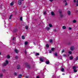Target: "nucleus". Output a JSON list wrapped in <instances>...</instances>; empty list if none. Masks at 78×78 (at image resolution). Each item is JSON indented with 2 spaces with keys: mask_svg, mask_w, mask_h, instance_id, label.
<instances>
[{
  "mask_svg": "<svg viewBox=\"0 0 78 78\" xmlns=\"http://www.w3.org/2000/svg\"><path fill=\"white\" fill-rule=\"evenodd\" d=\"M22 0V1H23V0Z\"/></svg>",
  "mask_w": 78,
  "mask_h": 78,
  "instance_id": "60",
  "label": "nucleus"
},
{
  "mask_svg": "<svg viewBox=\"0 0 78 78\" xmlns=\"http://www.w3.org/2000/svg\"><path fill=\"white\" fill-rule=\"evenodd\" d=\"M51 14L52 16H53L55 15V13H54V12H51Z\"/></svg>",
  "mask_w": 78,
  "mask_h": 78,
  "instance_id": "7",
  "label": "nucleus"
},
{
  "mask_svg": "<svg viewBox=\"0 0 78 78\" xmlns=\"http://www.w3.org/2000/svg\"><path fill=\"white\" fill-rule=\"evenodd\" d=\"M60 17H63V15H62V14H61L60 15Z\"/></svg>",
  "mask_w": 78,
  "mask_h": 78,
  "instance_id": "34",
  "label": "nucleus"
},
{
  "mask_svg": "<svg viewBox=\"0 0 78 78\" xmlns=\"http://www.w3.org/2000/svg\"><path fill=\"white\" fill-rule=\"evenodd\" d=\"M22 39H25V37L24 36H22Z\"/></svg>",
  "mask_w": 78,
  "mask_h": 78,
  "instance_id": "13",
  "label": "nucleus"
},
{
  "mask_svg": "<svg viewBox=\"0 0 78 78\" xmlns=\"http://www.w3.org/2000/svg\"><path fill=\"white\" fill-rule=\"evenodd\" d=\"M44 14H46V12H44Z\"/></svg>",
  "mask_w": 78,
  "mask_h": 78,
  "instance_id": "42",
  "label": "nucleus"
},
{
  "mask_svg": "<svg viewBox=\"0 0 78 78\" xmlns=\"http://www.w3.org/2000/svg\"><path fill=\"white\" fill-rule=\"evenodd\" d=\"M78 67H76L75 66L73 67V70H76V69Z\"/></svg>",
  "mask_w": 78,
  "mask_h": 78,
  "instance_id": "3",
  "label": "nucleus"
},
{
  "mask_svg": "<svg viewBox=\"0 0 78 78\" xmlns=\"http://www.w3.org/2000/svg\"><path fill=\"white\" fill-rule=\"evenodd\" d=\"M11 45H12V44H11Z\"/></svg>",
  "mask_w": 78,
  "mask_h": 78,
  "instance_id": "62",
  "label": "nucleus"
},
{
  "mask_svg": "<svg viewBox=\"0 0 78 78\" xmlns=\"http://www.w3.org/2000/svg\"><path fill=\"white\" fill-rule=\"evenodd\" d=\"M14 51L16 53H18L19 52V51H18V50L17 49H15L14 50Z\"/></svg>",
  "mask_w": 78,
  "mask_h": 78,
  "instance_id": "4",
  "label": "nucleus"
},
{
  "mask_svg": "<svg viewBox=\"0 0 78 78\" xmlns=\"http://www.w3.org/2000/svg\"><path fill=\"white\" fill-rule=\"evenodd\" d=\"M50 2H52L53 1V0H50Z\"/></svg>",
  "mask_w": 78,
  "mask_h": 78,
  "instance_id": "55",
  "label": "nucleus"
},
{
  "mask_svg": "<svg viewBox=\"0 0 78 78\" xmlns=\"http://www.w3.org/2000/svg\"><path fill=\"white\" fill-rule=\"evenodd\" d=\"M13 44H16V42H13Z\"/></svg>",
  "mask_w": 78,
  "mask_h": 78,
  "instance_id": "48",
  "label": "nucleus"
},
{
  "mask_svg": "<svg viewBox=\"0 0 78 78\" xmlns=\"http://www.w3.org/2000/svg\"><path fill=\"white\" fill-rule=\"evenodd\" d=\"M6 63H4L3 65H2V66L4 67V66H6L7 64H8V60H6L5 61Z\"/></svg>",
  "mask_w": 78,
  "mask_h": 78,
  "instance_id": "1",
  "label": "nucleus"
},
{
  "mask_svg": "<svg viewBox=\"0 0 78 78\" xmlns=\"http://www.w3.org/2000/svg\"><path fill=\"white\" fill-rule=\"evenodd\" d=\"M64 68H62L61 69V71H62V72H64Z\"/></svg>",
  "mask_w": 78,
  "mask_h": 78,
  "instance_id": "21",
  "label": "nucleus"
},
{
  "mask_svg": "<svg viewBox=\"0 0 78 78\" xmlns=\"http://www.w3.org/2000/svg\"><path fill=\"white\" fill-rule=\"evenodd\" d=\"M18 4L19 5H21L22 4V2L21 0H19L18 1Z\"/></svg>",
  "mask_w": 78,
  "mask_h": 78,
  "instance_id": "2",
  "label": "nucleus"
},
{
  "mask_svg": "<svg viewBox=\"0 0 78 78\" xmlns=\"http://www.w3.org/2000/svg\"><path fill=\"white\" fill-rule=\"evenodd\" d=\"M53 50H54V48H51V51H53Z\"/></svg>",
  "mask_w": 78,
  "mask_h": 78,
  "instance_id": "39",
  "label": "nucleus"
},
{
  "mask_svg": "<svg viewBox=\"0 0 78 78\" xmlns=\"http://www.w3.org/2000/svg\"><path fill=\"white\" fill-rule=\"evenodd\" d=\"M25 53L26 54L27 53V51L25 50V51H24Z\"/></svg>",
  "mask_w": 78,
  "mask_h": 78,
  "instance_id": "45",
  "label": "nucleus"
},
{
  "mask_svg": "<svg viewBox=\"0 0 78 78\" xmlns=\"http://www.w3.org/2000/svg\"><path fill=\"white\" fill-rule=\"evenodd\" d=\"M76 3H78V0L76 1Z\"/></svg>",
  "mask_w": 78,
  "mask_h": 78,
  "instance_id": "53",
  "label": "nucleus"
},
{
  "mask_svg": "<svg viewBox=\"0 0 78 78\" xmlns=\"http://www.w3.org/2000/svg\"><path fill=\"white\" fill-rule=\"evenodd\" d=\"M68 12V16H70V11H68L67 12Z\"/></svg>",
  "mask_w": 78,
  "mask_h": 78,
  "instance_id": "9",
  "label": "nucleus"
},
{
  "mask_svg": "<svg viewBox=\"0 0 78 78\" xmlns=\"http://www.w3.org/2000/svg\"><path fill=\"white\" fill-rule=\"evenodd\" d=\"M73 71L74 72H77V70L76 69H74Z\"/></svg>",
  "mask_w": 78,
  "mask_h": 78,
  "instance_id": "28",
  "label": "nucleus"
},
{
  "mask_svg": "<svg viewBox=\"0 0 78 78\" xmlns=\"http://www.w3.org/2000/svg\"><path fill=\"white\" fill-rule=\"evenodd\" d=\"M37 78H39V76H37Z\"/></svg>",
  "mask_w": 78,
  "mask_h": 78,
  "instance_id": "51",
  "label": "nucleus"
},
{
  "mask_svg": "<svg viewBox=\"0 0 78 78\" xmlns=\"http://www.w3.org/2000/svg\"><path fill=\"white\" fill-rule=\"evenodd\" d=\"M70 49H71V50H72V51L73 50H74V47L72 46L71 47Z\"/></svg>",
  "mask_w": 78,
  "mask_h": 78,
  "instance_id": "6",
  "label": "nucleus"
},
{
  "mask_svg": "<svg viewBox=\"0 0 78 78\" xmlns=\"http://www.w3.org/2000/svg\"><path fill=\"white\" fill-rule=\"evenodd\" d=\"M40 59L41 62H44V59L42 58H40Z\"/></svg>",
  "mask_w": 78,
  "mask_h": 78,
  "instance_id": "5",
  "label": "nucleus"
},
{
  "mask_svg": "<svg viewBox=\"0 0 78 78\" xmlns=\"http://www.w3.org/2000/svg\"><path fill=\"white\" fill-rule=\"evenodd\" d=\"M63 56H66V55L65 54H64V55H63Z\"/></svg>",
  "mask_w": 78,
  "mask_h": 78,
  "instance_id": "46",
  "label": "nucleus"
},
{
  "mask_svg": "<svg viewBox=\"0 0 78 78\" xmlns=\"http://www.w3.org/2000/svg\"><path fill=\"white\" fill-rule=\"evenodd\" d=\"M2 72H6V70L5 69H3L2 70Z\"/></svg>",
  "mask_w": 78,
  "mask_h": 78,
  "instance_id": "31",
  "label": "nucleus"
},
{
  "mask_svg": "<svg viewBox=\"0 0 78 78\" xmlns=\"http://www.w3.org/2000/svg\"><path fill=\"white\" fill-rule=\"evenodd\" d=\"M76 0H74V3H75V2H76Z\"/></svg>",
  "mask_w": 78,
  "mask_h": 78,
  "instance_id": "44",
  "label": "nucleus"
},
{
  "mask_svg": "<svg viewBox=\"0 0 78 78\" xmlns=\"http://www.w3.org/2000/svg\"><path fill=\"white\" fill-rule=\"evenodd\" d=\"M76 5L77 6H78V4H76Z\"/></svg>",
  "mask_w": 78,
  "mask_h": 78,
  "instance_id": "56",
  "label": "nucleus"
},
{
  "mask_svg": "<svg viewBox=\"0 0 78 78\" xmlns=\"http://www.w3.org/2000/svg\"><path fill=\"white\" fill-rule=\"evenodd\" d=\"M26 78H29L28 76H26Z\"/></svg>",
  "mask_w": 78,
  "mask_h": 78,
  "instance_id": "52",
  "label": "nucleus"
},
{
  "mask_svg": "<svg viewBox=\"0 0 78 78\" xmlns=\"http://www.w3.org/2000/svg\"><path fill=\"white\" fill-rule=\"evenodd\" d=\"M62 75H65V74H64V73H63V74H62Z\"/></svg>",
  "mask_w": 78,
  "mask_h": 78,
  "instance_id": "57",
  "label": "nucleus"
},
{
  "mask_svg": "<svg viewBox=\"0 0 78 78\" xmlns=\"http://www.w3.org/2000/svg\"><path fill=\"white\" fill-rule=\"evenodd\" d=\"M73 23H76V20H73Z\"/></svg>",
  "mask_w": 78,
  "mask_h": 78,
  "instance_id": "20",
  "label": "nucleus"
},
{
  "mask_svg": "<svg viewBox=\"0 0 78 78\" xmlns=\"http://www.w3.org/2000/svg\"><path fill=\"white\" fill-rule=\"evenodd\" d=\"M76 60H78V57H76Z\"/></svg>",
  "mask_w": 78,
  "mask_h": 78,
  "instance_id": "47",
  "label": "nucleus"
},
{
  "mask_svg": "<svg viewBox=\"0 0 78 78\" xmlns=\"http://www.w3.org/2000/svg\"><path fill=\"white\" fill-rule=\"evenodd\" d=\"M1 55V52H0V55Z\"/></svg>",
  "mask_w": 78,
  "mask_h": 78,
  "instance_id": "58",
  "label": "nucleus"
},
{
  "mask_svg": "<svg viewBox=\"0 0 78 78\" xmlns=\"http://www.w3.org/2000/svg\"><path fill=\"white\" fill-rule=\"evenodd\" d=\"M70 59L72 60L73 59V57L72 56H71L69 58Z\"/></svg>",
  "mask_w": 78,
  "mask_h": 78,
  "instance_id": "16",
  "label": "nucleus"
},
{
  "mask_svg": "<svg viewBox=\"0 0 78 78\" xmlns=\"http://www.w3.org/2000/svg\"><path fill=\"white\" fill-rule=\"evenodd\" d=\"M47 30H50V28H49V27H47Z\"/></svg>",
  "mask_w": 78,
  "mask_h": 78,
  "instance_id": "37",
  "label": "nucleus"
},
{
  "mask_svg": "<svg viewBox=\"0 0 78 78\" xmlns=\"http://www.w3.org/2000/svg\"><path fill=\"white\" fill-rule=\"evenodd\" d=\"M17 69H20V66L19 65L18 66H17Z\"/></svg>",
  "mask_w": 78,
  "mask_h": 78,
  "instance_id": "12",
  "label": "nucleus"
},
{
  "mask_svg": "<svg viewBox=\"0 0 78 78\" xmlns=\"http://www.w3.org/2000/svg\"><path fill=\"white\" fill-rule=\"evenodd\" d=\"M46 63L47 64H49L50 63V62H49V61H46Z\"/></svg>",
  "mask_w": 78,
  "mask_h": 78,
  "instance_id": "11",
  "label": "nucleus"
},
{
  "mask_svg": "<svg viewBox=\"0 0 78 78\" xmlns=\"http://www.w3.org/2000/svg\"><path fill=\"white\" fill-rule=\"evenodd\" d=\"M19 78H21V77H20V76H22V75H19Z\"/></svg>",
  "mask_w": 78,
  "mask_h": 78,
  "instance_id": "33",
  "label": "nucleus"
},
{
  "mask_svg": "<svg viewBox=\"0 0 78 78\" xmlns=\"http://www.w3.org/2000/svg\"><path fill=\"white\" fill-rule=\"evenodd\" d=\"M59 12L60 14H61V13H62V11L61 10H59Z\"/></svg>",
  "mask_w": 78,
  "mask_h": 78,
  "instance_id": "24",
  "label": "nucleus"
},
{
  "mask_svg": "<svg viewBox=\"0 0 78 78\" xmlns=\"http://www.w3.org/2000/svg\"><path fill=\"white\" fill-rule=\"evenodd\" d=\"M12 40H13V41H16V37H13V38Z\"/></svg>",
  "mask_w": 78,
  "mask_h": 78,
  "instance_id": "18",
  "label": "nucleus"
},
{
  "mask_svg": "<svg viewBox=\"0 0 78 78\" xmlns=\"http://www.w3.org/2000/svg\"><path fill=\"white\" fill-rule=\"evenodd\" d=\"M9 19H11V17L10 16V17H9Z\"/></svg>",
  "mask_w": 78,
  "mask_h": 78,
  "instance_id": "49",
  "label": "nucleus"
},
{
  "mask_svg": "<svg viewBox=\"0 0 78 78\" xmlns=\"http://www.w3.org/2000/svg\"><path fill=\"white\" fill-rule=\"evenodd\" d=\"M13 5H14V2H12L11 3H10L11 6H13Z\"/></svg>",
  "mask_w": 78,
  "mask_h": 78,
  "instance_id": "14",
  "label": "nucleus"
},
{
  "mask_svg": "<svg viewBox=\"0 0 78 78\" xmlns=\"http://www.w3.org/2000/svg\"><path fill=\"white\" fill-rule=\"evenodd\" d=\"M49 27H52V25L51 24H49Z\"/></svg>",
  "mask_w": 78,
  "mask_h": 78,
  "instance_id": "22",
  "label": "nucleus"
},
{
  "mask_svg": "<svg viewBox=\"0 0 78 78\" xmlns=\"http://www.w3.org/2000/svg\"><path fill=\"white\" fill-rule=\"evenodd\" d=\"M64 2H65V5L66 6H67V5L68 4L67 3V1H66V0H65L64 1Z\"/></svg>",
  "mask_w": 78,
  "mask_h": 78,
  "instance_id": "8",
  "label": "nucleus"
},
{
  "mask_svg": "<svg viewBox=\"0 0 78 78\" xmlns=\"http://www.w3.org/2000/svg\"><path fill=\"white\" fill-rule=\"evenodd\" d=\"M19 58V56H16L15 57V58H16V59H17V58Z\"/></svg>",
  "mask_w": 78,
  "mask_h": 78,
  "instance_id": "36",
  "label": "nucleus"
},
{
  "mask_svg": "<svg viewBox=\"0 0 78 78\" xmlns=\"http://www.w3.org/2000/svg\"><path fill=\"white\" fill-rule=\"evenodd\" d=\"M49 52L51 53H52V51H49Z\"/></svg>",
  "mask_w": 78,
  "mask_h": 78,
  "instance_id": "41",
  "label": "nucleus"
},
{
  "mask_svg": "<svg viewBox=\"0 0 78 78\" xmlns=\"http://www.w3.org/2000/svg\"><path fill=\"white\" fill-rule=\"evenodd\" d=\"M52 42H53V40L51 39L49 40V42H50V43H51Z\"/></svg>",
  "mask_w": 78,
  "mask_h": 78,
  "instance_id": "15",
  "label": "nucleus"
},
{
  "mask_svg": "<svg viewBox=\"0 0 78 78\" xmlns=\"http://www.w3.org/2000/svg\"><path fill=\"white\" fill-rule=\"evenodd\" d=\"M25 28L26 30H28V26H25Z\"/></svg>",
  "mask_w": 78,
  "mask_h": 78,
  "instance_id": "17",
  "label": "nucleus"
},
{
  "mask_svg": "<svg viewBox=\"0 0 78 78\" xmlns=\"http://www.w3.org/2000/svg\"><path fill=\"white\" fill-rule=\"evenodd\" d=\"M14 74H15V75H17V73H15Z\"/></svg>",
  "mask_w": 78,
  "mask_h": 78,
  "instance_id": "54",
  "label": "nucleus"
},
{
  "mask_svg": "<svg viewBox=\"0 0 78 78\" xmlns=\"http://www.w3.org/2000/svg\"><path fill=\"white\" fill-rule=\"evenodd\" d=\"M26 47V48H27V47Z\"/></svg>",
  "mask_w": 78,
  "mask_h": 78,
  "instance_id": "59",
  "label": "nucleus"
},
{
  "mask_svg": "<svg viewBox=\"0 0 78 78\" xmlns=\"http://www.w3.org/2000/svg\"><path fill=\"white\" fill-rule=\"evenodd\" d=\"M62 29L63 30H65V29H66V27L65 26H63L62 27Z\"/></svg>",
  "mask_w": 78,
  "mask_h": 78,
  "instance_id": "10",
  "label": "nucleus"
},
{
  "mask_svg": "<svg viewBox=\"0 0 78 78\" xmlns=\"http://www.w3.org/2000/svg\"><path fill=\"white\" fill-rule=\"evenodd\" d=\"M34 44H35V43H34Z\"/></svg>",
  "mask_w": 78,
  "mask_h": 78,
  "instance_id": "61",
  "label": "nucleus"
},
{
  "mask_svg": "<svg viewBox=\"0 0 78 78\" xmlns=\"http://www.w3.org/2000/svg\"><path fill=\"white\" fill-rule=\"evenodd\" d=\"M7 58H10V56H9V55H7Z\"/></svg>",
  "mask_w": 78,
  "mask_h": 78,
  "instance_id": "32",
  "label": "nucleus"
},
{
  "mask_svg": "<svg viewBox=\"0 0 78 78\" xmlns=\"http://www.w3.org/2000/svg\"><path fill=\"white\" fill-rule=\"evenodd\" d=\"M69 54H72V51H69Z\"/></svg>",
  "mask_w": 78,
  "mask_h": 78,
  "instance_id": "29",
  "label": "nucleus"
},
{
  "mask_svg": "<svg viewBox=\"0 0 78 78\" xmlns=\"http://www.w3.org/2000/svg\"><path fill=\"white\" fill-rule=\"evenodd\" d=\"M25 45H27L28 44V42L26 41L24 43Z\"/></svg>",
  "mask_w": 78,
  "mask_h": 78,
  "instance_id": "19",
  "label": "nucleus"
},
{
  "mask_svg": "<svg viewBox=\"0 0 78 78\" xmlns=\"http://www.w3.org/2000/svg\"><path fill=\"white\" fill-rule=\"evenodd\" d=\"M26 67H27L28 69H30V66H26Z\"/></svg>",
  "mask_w": 78,
  "mask_h": 78,
  "instance_id": "26",
  "label": "nucleus"
},
{
  "mask_svg": "<svg viewBox=\"0 0 78 78\" xmlns=\"http://www.w3.org/2000/svg\"><path fill=\"white\" fill-rule=\"evenodd\" d=\"M46 47H49V45L48 44H47L46 45Z\"/></svg>",
  "mask_w": 78,
  "mask_h": 78,
  "instance_id": "25",
  "label": "nucleus"
},
{
  "mask_svg": "<svg viewBox=\"0 0 78 78\" xmlns=\"http://www.w3.org/2000/svg\"><path fill=\"white\" fill-rule=\"evenodd\" d=\"M68 29H69V30H71V29H72V28H71V27H69V28H68Z\"/></svg>",
  "mask_w": 78,
  "mask_h": 78,
  "instance_id": "38",
  "label": "nucleus"
},
{
  "mask_svg": "<svg viewBox=\"0 0 78 78\" xmlns=\"http://www.w3.org/2000/svg\"><path fill=\"white\" fill-rule=\"evenodd\" d=\"M36 55H39V53H36Z\"/></svg>",
  "mask_w": 78,
  "mask_h": 78,
  "instance_id": "35",
  "label": "nucleus"
},
{
  "mask_svg": "<svg viewBox=\"0 0 78 78\" xmlns=\"http://www.w3.org/2000/svg\"><path fill=\"white\" fill-rule=\"evenodd\" d=\"M54 55H55V56H57V55H58V54H57V53H55L54 54Z\"/></svg>",
  "mask_w": 78,
  "mask_h": 78,
  "instance_id": "30",
  "label": "nucleus"
},
{
  "mask_svg": "<svg viewBox=\"0 0 78 78\" xmlns=\"http://www.w3.org/2000/svg\"><path fill=\"white\" fill-rule=\"evenodd\" d=\"M64 49H63L62 51V53H64Z\"/></svg>",
  "mask_w": 78,
  "mask_h": 78,
  "instance_id": "40",
  "label": "nucleus"
},
{
  "mask_svg": "<svg viewBox=\"0 0 78 78\" xmlns=\"http://www.w3.org/2000/svg\"><path fill=\"white\" fill-rule=\"evenodd\" d=\"M58 59H62V57H61V56H60L58 57Z\"/></svg>",
  "mask_w": 78,
  "mask_h": 78,
  "instance_id": "23",
  "label": "nucleus"
},
{
  "mask_svg": "<svg viewBox=\"0 0 78 78\" xmlns=\"http://www.w3.org/2000/svg\"><path fill=\"white\" fill-rule=\"evenodd\" d=\"M22 19H23V18L22 17H20V20H21V21H22Z\"/></svg>",
  "mask_w": 78,
  "mask_h": 78,
  "instance_id": "27",
  "label": "nucleus"
},
{
  "mask_svg": "<svg viewBox=\"0 0 78 78\" xmlns=\"http://www.w3.org/2000/svg\"><path fill=\"white\" fill-rule=\"evenodd\" d=\"M2 76H3V74H1V75H0V76L1 77H2Z\"/></svg>",
  "mask_w": 78,
  "mask_h": 78,
  "instance_id": "43",
  "label": "nucleus"
},
{
  "mask_svg": "<svg viewBox=\"0 0 78 78\" xmlns=\"http://www.w3.org/2000/svg\"><path fill=\"white\" fill-rule=\"evenodd\" d=\"M12 15H10V17H12Z\"/></svg>",
  "mask_w": 78,
  "mask_h": 78,
  "instance_id": "50",
  "label": "nucleus"
}]
</instances>
